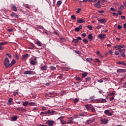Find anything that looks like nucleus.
I'll list each match as a JSON object with an SVG mask.
<instances>
[{
	"mask_svg": "<svg viewBox=\"0 0 126 126\" xmlns=\"http://www.w3.org/2000/svg\"><path fill=\"white\" fill-rule=\"evenodd\" d=\"M4 65L6 68H9L10 67V63L9 62V60L6 57L4 60Z\"/></svg>",
	"mask_w": 126,
	"mask_h": 126,
	"instance_id": "f257e3e1",
	"label": "nucleus"
},
{
	"mask_svg": "<svg viewBox=\"0 0 126 126\" xmlns=\"http://www.w3.org/2000/svg\"><path fill=\"white\" fill-rule=\"evenodd\" d=\"M104 114L105 115H106V116H109V117L113 116V113L111 112L109 109L105 110Z\"/></svg>",
	"mask_w": 126,
	"mask_h": 126,
	"instance_id": "f03ea898",
	"label": "nucleus"
},
{
	"mask_svg": "<svg viewBox=\"0 0 126 126\" xmlns=\"http://www.w3.org/2000/svg\"><path fill=\"white\" fill-rule=\"evenodd\" d=\"M95 121V118H94V117H93L92 118H90L89 119L87 120L86 121V123L87 124H92V123H94Z\"/></svg>",
	"mask_w": 126,
	"mask_h": 126,
	"instance_id": "7ed1b4c3",
	"label": "nucleus"
},
{
	"mask_svg": "<svg viewBox=\"0 0 126 126\" xmlns=\"http://www.w3.org/2000/svg\"><path fill=\"white\" fill-rule=\"evenodd\" d=\"M97 37L98 39H100V40H104L105 38H106V34H99Z\"/></svg>",
	"mask_w": 126,
	"mask_h": 126,
	"instance_id": "20e7f679",
	"label": "nucleus"
},
{
	"mask_svg": "<svg viewBox=\"0 0 126 126\" xmlns=\"http://www.w3.org/2000/svg\"><path fill=\"white\" fill-rule=\"evenodd\" d=\"M35 72L32 70H27L24 72V74L33 75Z\"/></svg>",
	"mask_w": 126,
	"mask_h": 126,
	"instance_id": "39448f33",
	"label": "nucleus"
},
{
	"mask_svg": "<svg viewBox=\"0 0 126 126\" xmlns=\"http://www.w3.org/2000/svg\"><path fill=\"white\" fill-rule=\"evenodd\" d=\"M100 122L102 123V124H106L107 123H108L109 120H108L107 119L101 118Z\"/></svg>",
	"mask_w": 126,
	"mask_h": 126,
	"instance_id": "423d86ee",
	"label": "nucleus"
},
{
	"mask_svg": "<svg viewBox=\"0 0 126 126\" xmlns=\"http://www.w3.org/2000/svg\"><path fill=\"white\" fill-rule=\"evenodd\" d=\"M98 22L99 23H101V24H104L107 22V20L106 19H100L98 20Z\"/></svg>",
	"mask_w": 126,
	"mask_h": 126,
	"instance_id": "0eeeda50",
	"label": "nucleus"
},
{
	"mask_svg": "<svg viewBox=\"0 0 126 126\" xmlns=\"http://www.w3.org/2000/svg\"><path fill=\"white\" fill-rule=\"evenodd\" d=\"M29 57H30V55L28 54L23 55L21 58V60H26V59H27V58Z\"/></svg>",
	"mask_w": 126,
	"mask_h": 126,
	"instance_id": "6e6552de",
	"label": "nucleus"
},
{
	"mask_svg": "<svg viewBox=\"0 0 126 126\" xmlns=\"http://www.w3.org/2000/svg\"><path fill=\"white\" fill-rule=\"evenodd\" d=\"M47 68H48V66H47V65H46V64L40 67V69L42 71L47 70Z\"/></svg>",
	"mask_w": 126,
	"mask_h": 126,
	"instance_id": "1a4fd4ad",
	"label": "nucleus"
},
{
	"mask_svg": "<svg viewBox=\"0 0 126 126\" xmlns=\"http://www.w3.org/2000/svg\"><path fill=\"white\" fill-rule=\"evenodd\" d=\"M126 70L124 69H118L117 70V72L118 73H123V72H126Z\"/></svg>",
	"mask_w": 126,
	"mask_h": 126,
	"instance_id": "9d476101",
	"label": "nucleus"
},
{
	"mask_svg": "<svg viewBox=\"0 0 126 126\" xmlns=\"http://www.w3.org/2000/svg\"><path fill=\"white\" fill-rule=\"evenodd\" d=\"M123 52H121V56L122 57H123V58H125L126 57V54H125V53H126V49L124 48L123 49Z\"/></svg>",
	"mask_w": 126,
	"mask_h": 126,
	"instance_id": "9b49d317",
	"label": "nucleus"
},
{
	"mask_svg": "<svg viewBox=\"0 0 126 126\" xmlns=\"http://www.w3.org/2000/svg\"><path fill=\"white\" fill-rule=\"evenodd\" d=\"M118 64H123V65H125V66H126V63H125L124 61H119L117 63Z\"/></svg>",
	"mask_w": 126,
	"mask_h": 126,
	"instance_id": "f8f14e48",
	"label": "nucleus"
},
{
	"mask_svg": "<svg viewBox=\"0 0 126 126\" xmlns=\"http://www.w3.org/2000/svg\"><path fill=\"white\" fill-rule=\"evenodd\" d=\"M11 6H12L11 8H12V10H13V11H17V7H16L14 5V4H12Z\"/></svg>",
	"mask_w": 126,
	"mask_h": 126,
	"instance_id": "ddd939ff",
	"label": "nucleus"
},
{
	"mask_svg": "<svg viewBox=\"0 0 126 126\" xmlns=\"http://www.w3.org/2000/svg\"><path fill=\"white\" fill-rule=\"evenodd\" d=\"M47 112H48V114H49L51 115H54V114H55V113L56 112L55 111L51 110H48Z\"/></svg>",
	"mask_w": 126,
	"mask_h": 126,
	"instance_id": "4468645a",
	"label": "nucleus"
},
{
	"mask_svg": "<svg viewBox=\"0 0 126 126\" xmlns=\"http://www.w3.org/2000/svg\"><path fill=\"white\" fill-rule=\"evenodd\" d=\"M15 63H16V61H15V60H13L10 63V67H11L12 65H14Z\"/></svg>",
	"mask_w": 126,
	"mask_h": 126,
	"instance_id": "2eb2a0df",
	"label": "nucleus"
},
{
	"mask_svg": "<svg viewBox=\"0 0 126 126\" xmlns=\"http://www.w3.org/2000/svg\"><path fill=\"white\" fill-rule=\"evenodd\" d=\"M85 22V21L82 19H79L77 21V23H84Z\"/></svg>",
	"mask_w": 126,
	"mask_h": 126,
	"instance_id": "dca6fc26",
	"label": "nucleus"
},
{
	"mask_svg": "<svg viewBox=\"0 0 126 126\" xmlns=\"http://www.w3.org/2000/svg\"><path fill=\"white\" fill-rule=\"evenodd\" d=\"M11 16H12L13 17H15V18H18L19 16L16 13H15L14 12H12L11 14Z\"/></svg>",
	"mask_w": 126,
	"mask_h": 126,
	"instance_id": "f3484780",
	"label": "nucleus"
},
{
	"mask_svg": "<svg viewBox=\"0 0 126 126\" xmlns=\"http://www.w3.org/2000/svg\"><path fill=\"white\" fill-rule=\"evenodd\" d=\"M88 38L90 41H92V39H93V35H92V34H89Z\"/></svg>",
	"mask_w": 126,
	"mask_h": 126,
	"instance_id": "a211bd4d",
	"label": "nucleus"
},
{
	"mask_svg": "<svg viewBox=\"0 0 126 126\" xmlns=\"http://www.w3.org/2000/svg\"><path fill=\"white\" fill-rule=\"evenodd\" d=\"M87 74H88V73L86 72H84L82 74V78H84V77H86L87 76Z\"/></svg>",
	"mask_w": 126,
	"mask_h": 126,
	"instance_id": "6ab92c4d",
	"label": "nucleus"
},
{
	"mask_svg": "<svg viewBox=\"0 0 126 126\" xmlns=\"http://www.w3.org/2000/svg\"><path fill=\"white\" fill-rule=\"evenodd\" d=\"M49 68H50V70H56V69H57V67H56L53 65H50L49 66Z\"/></svg>",
	"mask_w": 126,
	"mask_h": 126,
	"instance_id": "aec40b11",
	"label": "nucleus"
},
{
	"mask_svg": "<svg viewBox=\"0 0 126 126\" xmlns=\"http://www.w3.org/2000/svg\"><path fill=\"white\" fill-rule=\"evenodd\" d=\"M35 44H36L37 46H39V47H41V46H42V42L39 40L36 41L35 42Z\"/></svg>",
	"mask_w": 126,
	"mask_h": 126,
	"instance_id": "412c9836",
	"label": "nucleus"
},
{
	"mask_svg": "<svg viewBox=\"0 0 126 126\" xmlns=\"http://www.w3.org/2000/svg\"><path fill=\"white\" fill-rule=\"evenodd\" d=\"M13 99L12 98H9L7 102V105H11V102L13 101Z\"/></svg>",
	"mask_w": 126,
	"mask_h": 126,
	"instance_id": "4be33fe9",
	"label": "nucleus"
},
{
	"mask_svg": "<svg viewBox=\"0 0 126 126\" xmlns=\"http://www.w3.org/2000/svg\"><path fill=\"white\" fill-rule=\"evenodd\" d=\"M54 92H50L48 93H46V96H48V97H51L50 96H49V95H54Z\"/></svg>",
	"mask_w": 126,
	"mask_h": 126,
	"instance_id": "5701e85b",
	"label": "nucleus"
},
{
	"mask_svg": "<svg viewBox=\"0 0 126 126\" xmlns=\"http://www.w3.org/2000/svg\"><path fill=\"white\" fill-rule=\"evenodd\" d=\"M96 101V102L97 103H101V100H100V99H93V100H91V102H94V101Z\"/></svg>",
	"mask_w": 126,
	"mask_h": 126,
	"instance_id": "b1692460",
	"label": "nucleus"
},
{
	"mask_svg": "<svg viewBox=\"0 0 126 126\" xmlns=\"http://www.w3.org/2000/svg\"><path fill=\"white\" fill-rule=\"evenodd\" d=\"M72 42L73 43H74V44H77V43H78V42H79V40H78V39H73L72 40Z\"/></svg>",
	"mask_w": 126,
	"mask_h": 126,
	"instance_id": "393cba45",
	"label": "nucleus"
},
{
	"mask_svg": "<svg viewBox=\"0 0 126 126\" xmlns=\"http://www.w3.org/2000/svg\"><path fill=\"white\" fill-rule=\"evenodd\" d=\"M85 114L86 112H82L79 114V117H85Z\"/></svg>",
	"mask_w": 126,
	"mask_h": 126,
	"instance_id": "a878e982",
	"label": "nucleus"
},
{
	"mask_svg": "<svg viewBox=\"0 0 126 126\" xmlns=\"http://www.w3.org/2000/svg\"><path fill=\"white\" fill-rule=\"evenodd\" d=\"M85 107L88 111L90 110V109H91V105H86Z\"/></svg>",
	"mask_w": 126,
	"mask_h": 126,
	"instance_id": "bb28decb",
	"label": "nucleus"
},
{
	"mask_svg": "<svg viewBox=\"0 0 126 126\" xmlns=\"http://www.w3.org/2000/svg\"><path fill=\"white\" fill-rule=\"evenodd\" d=\"M36 28H37L38 29H43L45 30V29H44V27L41 25H37L36 26Z\"/></svg>",
	"mask_w": 126,
	"mask_h": 126,
	"instance_id": "cd10ccee",
	"label": "nucleus"
},
{
	"mask_svg": "<svg viewBox=\"0 0 126 126\" xmlns=\"http://www.w3.org/2000/svg\"><path fill=\"white\" fill-rule=\"evenodd\" d=\"M7 44V42L6 41H3L0 43V46H4V45H6Z\"/></svg>",
	"mask_w": 126,
	"mask_h": 126,
	"instance_id": "c85d7f7f",
	"label": "nucleus"
},
{
	"mask_svg": "<svg viewBox=\"0 0 126 126\" xmlns=\"http://www.w3.org/2000/svg\"><path fill=\"white\" fill-rule=\"evenodd\" d=\"M11 119L14 121H17V116H13L11 117Z\"/></svg>",
	"mask_w": 126,
	"mask_h": 126,
	"instance_id": "c756f323",
	"label": "nucleus"
},
{
	"mask_svg": "<svg viewBox=\"0 0 126 126\" xmlns=\"http://www.w3.org/2000/svg\"><path fill=\"white\" fill-rule=\"evenodd\" d=\"M30 63H31V64H32V65H35V64H36V63H36V62L32 60L31 61Z\"/></svg>",
	"mask_w": 126,
	"mask_h": 126,
	"instance_id": "7c9ffc66",
	"label": "nucleus"
},
{
	"mask_svg": "<svg viewBox=\"0 0 126 126\" xmlns=\"http://www.w3.org/2000/svg\"><path fill=\"white\" fill-rule=\"evenodd\" d=\"M83 42L84 44H88V40L86 38L83 39Z\"/></svg>",
	"mask_w": 126,
	"mask_h": 126,
	"instance_id": "2f4dec72",
	"label": "nucleus"
},
{
	"mask_svg": "<svg viewBox=\"0 0 126 126\" xmlns=\"http://www.w3.org/2000/svg\"><path fill=\"white\" fill-rule=\"evenodd\" d=\"M60 40L61 42H63L64 43H65V42H66V40L64 38L61 37L60 38Z\"/></svg>",
	"mask_w": 126,
	"mask_h": 126,
	"instance_id": "473e14b6",
	"label": "nucleus"
},
{
	"mask_svg": "<svg viewBox=\"0 0 126 126\" xmlns=\"http://www.w3.org/2000/svg\"><path fill=\"white\" fill-rule=\"evenodd\" d=\"M29 105H30V106H36V103L34 102H30L29 103Z\"/></svg>",
	"mask_w": 126,
	"mask_h": 126,
	"instance_id": "72a5a7b5",
	"label": "nucleus"
},
{
	"mask_svg": "<svg viewBox=\"0 0 126 126\" xmlns=\"http://www.w3.org/2000/svg\"><path fill=\"white\" fill-rule=\"evenodd\" d=\"M29 104V102L28 101H26V102H23V106H27Z\"/></svg>",
	"mask_w": 126,
	"mask_h": 126,
	"instance_id": "f704fd0d",
	"label": "nucleus"
},
{
	"mask_svg": "<svg viewBox=\"0 0 126 126\" xmlns=\"http://www.w3.org/2000/svg\"><path fill=\"white\" fill-rule=\"evenodd\" d=\"M86 82L91 81V78L90 77H88L86 78Z\"/></svg>",
	"mask_w": 126,
	"mask_h": 126,
	"instance_id": "c9c22d12",
	"label": "nucleus"
},
{
	"mask_svg": "<svg viewBox=\"0 0 126 126\" xmlns=\"http://www.w3.org/2000/svg\"><path fill=\"white\" fill-rule=\"evenodd\" d=\"M6 56L9 58V59H12V56L10 53H7Z\"/></svg>",
	"mask_w": 126,
	"mask_h": 126,
	"instance_id": "e433bc0d",
	"label": "nucleus"
},
{
	"mask_svg": "<svg viewBox=\"0 0 126 126\" xmlns=\"http://www.w3.org/2000/svg\"><path fill=\"white\" fill-rule=\"evenodd\" d=\"M78 101H79V99H78L77 98H76L73 100V102L74 104H76V103H78Z\"/></svg>",
	"mask_w": 126,
	"mask_h": 126,
	"instance_id": "4c0bfd02",
	"label": "nucleus"
},
{
	"mask_svg": "<svg viewBox=\"0 0 126 126\" xmlns=\"http://www.w3.org/2000/svg\"><path fill=\"white\" fill-rule=\"evenodd\" d=\"M92 60H93L92 58H87L86 59L87 61L89 63H91V62H92Z\"/></svg>",
	"mask_w": 126,
	"mask_h": 126,
	"instance_id": "58836bf2",
	"label": "nucleus"
},
{
	"mask_svg": "<svg viewBox=\"0 0 126 126\" xmlns=\"http://www.w3.org/2000/svg\"><path fill=\"white\" fill-rule=\"evenodd\" d=\"M106 102H107V100H106L105 99H100V103H106Z\"/></svg>",
	"mask_w": 126,
	"mask_h": 126,
	"instance_id": "ea45409f",
	"label": "nucleus"
},
{
	"mask_svg": "<svg viewBox=\"0 0 126 126\" xmlns=\"http://www.w3.org/2000/svg\"><path fill=\"white\" fill-rule=\"evenodd\" d=\"M61 122L62 125H66V121L62 120H61Z\"/></svg>",
	"mask_w": 126,
	"mask_h": 126,
	"instance_id": "a19ab883",
	"label": "nucleus"
},
{
	"mask_svg": "<svg viewBox=\"0 0 126 126\" xmlns=\"http://www.w3.org/2000/svg\"><path fill=\"white\" fill-rule=\"evenodd\" d=\"M94 6L96 7H98V8H100L101 7V5L98 3H95L94 4Z\"/></svg>",
	"mask_w": 126,
	"mask_h": 126,
	"instance_id": "79ce46f5",
	"label": "nucleus"
},
{
	"mask_svg": "<svg viewBox=\"0 0 126 126\" xmlns=\"http://www.w3.org/2000/svg\"><path fill=\"white\" fill-rule=\"evenodd\" d=\"M94 63H101V61H100L99 59H96L94 61Z\"/></svg>",
	"mask_w": 126,
	"mask_h": 126,
	"instance_id": "37998d69",
	"label": "nucleus"
},
{
	"mask_svg": "<svg viewBox=\"0 0 126 126\" xmlns=\"http://www.w3.org/2000/svg\"><path fill=\"white\" fill-rule=\"evenodd\" d=\"M71 19H72V20H74L76 19V17H75V15H73L71 16Z\"/></svg>",
	"mask_w": 126,
	"mask_h": 126,
	"instance_id": "c03bdc74",
	"label": "nucleus"
},
{
	"mask_svg": "<svg viewBox=\"0 0 126 126\" xmlns=\"http://www.w3.org/2000/svg\"><path fill=\"white\" fill-rule=\"evenodd\" d=\"M40 115H48V111L42 112L40 113Z\"/></svg>",
	"mask_w": 126,
	"mask_h": 126,
	"instance_id": "a18cd8bd",
	"label": "nucleus"
},
{
	"mask_svg": "<svg viewBox=\"0 0 126 126\" xmlns=\"http://www.w3.org/2000/svg\"><path fill=\"white\" fill-rule=\"evenodd\" d=\"M116 51H118L119 52V53L123 52V49H122V48H119L116 49Z\"/></svg>",
	"mask_w": 126,
	"mask_h": 126,
	"instance_id": "49530a36",
	"label": "nucleus"
},
{
	"mask_svg": "<svg viewBox=\"0 0 126 126\" xmlns=\"http://www.w3.org/2000/svg\"><path fill=\"white\" fill-rule=\"evenodd\" d=\"M80 11H81V8H78L77 9V10L76 11V13L78 14V13H79V12H80Z\"/></svg>",
	"mask_w": 126,
	"mask_h": 126,
	"instance_id": "de8ad7c7",
	"label": "nucleus"
},
{
	"mask_svg": "<svg viewBox=\"0 0 126 126\" xmlns=\"http://www.w3.org/2000/svg\"><path fill=\"white\" fill-rule=\"evenodd\" d=\"M17 111H18V112H22V107H18L17 108Z\"/></svg>",
	"mask_w": 126,
	"mask_h": 126,
	"instance_id": "09e8293b",
	"label": "nucleus"
},
{
	"mask_svg": "<svg viewBox=\"0 0 126 126\" xmlns=\"http://www.w3.org/2000/svg\"><path fill=\"white\" fill-rule=\"evenodd\" d=\"M87 1H90L93 2V0H83V2H86Z\"/></svg>",
	"mask_w": 126,
	"mask_h": 126,
	"instance_id": "8fccbe9b",
	"label": "nucleus"
},
{
	"mask_svg": "<svg viewBox=\"0 0 126 126\" xmlns=\"http://www.w3.org/2000/svg\"><path fill=\"white\" fill-rule=\"evenodd\" d=\"M62 1H61V0H59V1L57 2V5L60 6V5H61L62 4Z\"/></svg>",
	"mask_w": 126,
	"mask_h": 126,
	"instance_id": "3c124183",
	"label": "nucleus"
},
{
	"mask_svg": "<svg viewBox=\"0 0 126 126\" xmlns=\"http://www.w3.org/2000/svg\"><path fill=\"white\" fill-rule=\"evenodd\" d=\"M87 27H88V29L89 30H92V29H93V27H92V26H90V25H88V26H87Z\"/></svg>",
	"mask_w": 126,
	"mask_h": 126,
	"instance_id": "603ef678",
	"label": "nucleus"
},
{
	"mask_svg": "<svg viewBox=\"0 0 126 126\" xmlns=\"http://www.w3.org/2000/svg\"><path fill=\"white\" fill-rule=\"evenodd\" d=\"M110 10H111V11H113L114 12L117 11V10H116V9H115V8H114L113 7H111V8H110Z\"/></svg>",
	"mask_w": 126,
	"mask_h": 126,
	"instance_id": "864d4df0",
	"label": "nucleus"
},
{
	"mask_svg": "<svg viewBox=\"0 0 126 126\" xmlns=\"http://www.w3.org/2000/svg\"><path fill=\"white\" fill-rule=\"evenodd\" d=\"M67 124H73V122L72 121V120H68V122H67Z\"/></svg>",
	"mask_w": 126,
	"mask_h": 126,
	"instance_id": "5fc2aeb1",
	"label": "nucleus"
},
{
	"mask_svg": "<svg viewBox=\"0 0 126 126\" xmlns=\"http://www.w3.org/2000/svg\"><path fill=\"white\" fill-rule=\"evenodd\" d=\"M79 30H80L79 29V28H78V27L76 28L75 29V32H79Z\"/></svg>",
	"mask_w": 126,
	"mask_h": 126,
	"instance_id": "6e6d98bb",
	"label": "nucleus"
},
{
	"mask_svg": "<svg viewBox=\"0 0 126 126\" xmlns=\"http://www.w3.org/2000/svg\"><path fill=\"white\" fill-rule=\"evenodd\" d=\"M112 14L113 15H114V16H116V17H118V16H119V14L117 13H113Z\"/></svg>",
	"mask_w": 126,
	"mask_h": 126,
	"instance_id": "4d7b16f0",
	"label": "nucleus"
},
{
	"mask_svg": "<svg viewBox=\"0 0 126 126\" xmlns=\"http://www.w3.org/2000/svg\"><path fill=\"white\" fill-rule=\"evenodd\" d=\"M123 28V27L122 26H120V25H118V30H120V29H122Z\"/></svg>",
	"mask_w": 126,
	"mask_h": 126,
	"instance_id": "13d9d810",
	"label": "nucleus"
},
{
	"mask_svg": "<svg viewBox=\"0 0 126 126\" xmlns=\"http://www.w3.org/2000/svg\"><path fill=\"white\" fill-rule=\"evenodd\" d=\"M15 58L16 60H18V59H19V56L17 54H15Z\"/></svg>",
	"mask_w": 126,
	"mask_h": 126,
	"instance_id": "bf43d9fd",
	"label": "nucleus"
},
{
	"mask_svg": "<svg viewBox=\"0 0 126 126\" xmlns=\"http://www.w3.org/2000/svg\"><path fill=\"white\" fill-rule=\"evenodd\" d=\"M76 80H77V81H79L80 80V77H76L75 78Z\"/></svg>",
	"mask_w": 126,
	"mask_h": 126,
	"instance_id": "052dcab7",
	"label": "nucleus"
},
{
	"mask_svg": "<svg viewBox=\"0 0 126 126\" xmlns=\"http://www.w3.org/2000/svg\"><path fill=\"white\" fill-rule=\"evenodd\" d=\"M65 94V91H63L62 92V93H61L62 96H63V95H64Z\"/></svg>",
	"mask_w": 126,
	"mask_h": 126,
	"instance_id": "680f3d73",
	"label": "nucleus"
},
{
	"mask_svg": "<svg viewBox=\"0 0 126 126\" xmlns=\"http://www.w3.org/2000/svg\"><path fill=\"white\" fill-rule=\"evenodd\" d=\"M64 118V116H60L58 118V120H63Z\"/></svg>",
	"mask_w": 126,
	"mask_h": 126,
	"instance_id": "e2e57ef3",
	"label": "nucleus"
},
{
	"mask_svg": "<svg viewBox=\"0 0 126 126\" xmlns=\"http://www.w3.org/2000/svg\"><path fill=\"white\" fill-rule=\"evenodd\" d=\"M75 53L76 54H77V55H80V51H79L76 50L75 51Z\"/></svg>",
	"mask_w": 126,
	"mask_h": 126,
	"instance_id": "0e129e2a",
	"label": "nucleus"
},
{
	"mask_svg": "<svg viewBox=\"0 0 126 126\" xmlns=\"http://www.w3.org/2000/svg\"><path fill=\"white\" fill-rule=\"evenodd\" d=\"M118 14L119 15H123V12H122V11H121L120 10H118Z\"/></svg>",
	"mask_w": 126,
	"mask_h": 126,
	"instance_id": "69168bd1",
	"label": "nucleus"
},
{
	"mask_svg": "<svg viewBox=\"0 0 126 126\" xmlns=\"http://www.w3.org/2000/svg\"><path fill=\"white\" fill-rule=\"evenodd\" d=\"M123 88H126V82H125L123 86H122Z\"/></svg>",
	"mask_w": 126,
	"mask_h": 126,
	"instance_id": "338daca9",
	"label": "nucleus"
},
{
	"mask_svg": "<svg viewBox=\"0 0 126 126\" xmlns=\"http://www.w3.org/2000/svg\"><path fill=\"white\" fill-rule=\"evenodd\" d=\"M114 95H115V93H112L111 94H109V96H114Z\"/></svg>",
	"mask_w": 126,
	"mask_h": 126,
	"instance_id": "774afa93",
	"label": "nucleus"
}]
</instances>
